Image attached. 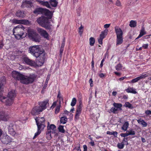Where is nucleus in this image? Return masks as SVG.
<instances>
[{"label":"nucleus","instance_id":"f257e3e1","mask_svg":"<svg viewBox=\"0 0 151 151\" xmlns=\"http://www.w3.org/2000/svg\"><path fill=\"white\" fill-rule=\"evenodd\" d=\"M29 53L37 58V61L35 62L27 56H25L22 58L24 63L30 66L35 67L42 65L45 63V51L38 45L34 46L29 47Z\"/></svg>","mask_w":151,"mask_h":151},{"label":"nucleus","instance_id":"f03ea898","mask_svg":"<svg viewBox=\"0 0 151 151\" xmlns=\"http://www.w3.org/2000/svg\"><path fill=\"white\" fill-rule=\"evenodd\" d=\"M38 23L42 27H44L47 29L50 30L51 29L52 25L48 19L44 16H42L38 18L37 20Z\"/></svg>","mask_w":151,"mask_h":151},{"label":"nucleus","instance_id":"7ed1b4c3","mask_svg":"<svg viewBox=\"0 0 151 151\" xmlns=\"http://www.w3.org/2000/svg\"><path fill=\"white\" fill-rule=\"evenodd\" d=\"M24 27L21 24L14 28L13 30V34L16 38L19 40L24 37L23 35L24 33Z\"/></svg>","mask_w":151,"mask_h":151},{"label":"nucleus","instance_id":"20e7f679","mask_svg":"<svg viewBox=\"0 0 151 151\" xmlns=\"http://www.w3.org/2000/svg\"><path fill=\"white\" fill-rule=\"evenodd\" d=\"M27 34L28 37L33 41L37 42H39L40 41L41 37L35 30L29 29Z\"/></svg>","mask_w":151,"mask_h":151},{"label":"nucleus","instance_id":"39448f33","mask_svg":"<svg viewBox=\"0 0 151 151\" xmlns=\"http://www.w3.org/2000/svg\"><path fill=\"white\" fill-rule=\"evenodd\" d=\"M115 32L116 35V45L121 44L123 42V32L121 29L119 27H115Z\"/></svg>","mask_w":151,"mask_h":151},{"label":"nucleus","instance_id":"423d86ee","mask_svg":"<svg viewBox=\"0 0 151 151\" xmlns=\"http://www.w3.org/2000/svg\"><path fill=\"white\" fill-rule=\"evenodd\" d=\"M36 76L34 74L30 75L29 76L24 75V78L22 79L21 83L27 85L32 83L34 81Z\"/></svg>","mask_w":151,"mask_h":151},{"label":"nucleus","instance_id":"0eeeda50","mask_svg":"<svg viewBox=\"0 0 151 151\" xmlns=\"http://www.w3.org/2000/svg\"><path fill=\"white\" fill-rule=\"evenodd\" d=\"M79 105H78L76 109V114L75 115V120H77L79 118V116L81 113L83 106L82 102L81 101H79Z\"/></svg>","mask_w":151,"mask_h":151},{"label":"nucleus","instance_id":"6e6552de","mask_svg":"<svg viewBox=\"0 0 151 151\" xmlns=\"http://www.w3.org/2000/svg\"><path fill=\"white\" fill-rule=\"evenodd\" d=\"M37 127L38 126L40 128L44 129L45 127V119L44 118L41 117L40 118H37L35 119Z\"/></svg>","mask_w":151,"mask_h":151},{"label":"nucleus","instance_id":"1a4fd4ad","mask_svg":"<svg viewBox=\"0 0 151 151\" xmlns=\"http://www.w3.org/2000/svg\"><path fill=\"white\" fill-rule=\"evenodd\" d=\"M37 31L42 36L47 40L49 39V34L45 30L42 28H38Z\"/></svg>","mask_w":151,"mask_h":151},{"label":"nucleus","instance_id":"9d476101","mask_svg":"<svg viewBox=\"0 0 151 151\" xmlns=\"http://www.w3.org/2000/svg\"><path fill=\"white\" fill-rule=\"evenodd\" d=\"M49 100H46L38 103L39 106H38L42 111L47 108V105L49 104Z\"/></svg>","mask_w":151,"mask_h":151},{"label":"nucleus","instance_id":"9b49d317","mask_svg":"<svg viewBox=\"0 0 151 151\" xmlns=\"http://www.w3.org/2000/svg\"><path fill=\"white\" fill-rule=\"evenodd\" d=\"M15 127V125L12 123L10 124L8 127L9 133L13 136H14L16 134V132L14 129Z\"/></svg>","mask_w":151,"mask_h":151},{"label":"nucleus","instance_id":"f8f14e48","mask_svg":"<svg viewBox=\"0 0 151 151\" xmlns=\"http://www.w3.org/2000/svg\"><path fill=\"white\" fill-rule=\"evenodd\" d=\"M33 6V3L30 1L25 0L23 2L21 7L22 8H30Z\"/></svg>","mask_w":151,"mask_h":151},{"label":"nucleus","instance_id":"ddd939ff","mask_svg":"<svg viewBox=\"0 0 151 151\" xmlns=\"http://www.w3.org/2000/svg\"><path fill=\"white\" fill-rule=\"evenodd\" d=\"M42 111L38 106L34 107L32 109L31 114L32 115H36L39 114Z\"/></svg>","mask_w":151,"mask_h":151},{"label":"nucleus","instance_id":"4468645a","mask_svg":"<svg viewBox=\"0 0 151 151\" xmlns=\"http://www.w3.org/2000/svg\"><path fill=\"white\" fill-rule=\"evenodd\" d=\"M7 113L3 111H0V120L6 121L8 118Z\"/></svg>","mask_w":151,"mask_h":151},{"label":"nucleus","instance_id":"2eb2a0df","mask_svg":"<svg viewBox=\"0 0 151 151\" xmlns=\"http://www.w3.org/2000/svg\"><path fill=\"white\" fill-rule=\"evenodd\" d=\"M42 14H44L45 16L48 17L50 19L52 18V13L50 11L45 8H44Z\"/></svg>","mask_w":151,"mask_h":151},{"label":"nucleus","instance_id":"dca6fc26","mask_svg":"<svg viewBox=\"0 0 151 151\" xmlns=\"http://www.w3.org/2000/svg\"><path fill=\"white\" fill-rule=\"evenodd\" d=\"M6 83V78L4 76H2L0 79V91H2L4 85Z\"/></svg>","mask_w":151,"mask_h":151},{"label":"nucleus","instance_id":"f3484780","mask_svg":"<svg viewBox=\"0 0 151 151\" xmlns=\"http://www.w3.org/2000/svg\"><path fill=\"white\" fill-rule=\"evenodd\" d=\"M43 9V8L41 7L36 8L33 11V13L35 14H42Z\"/></svg>","mask_w":151,"mask_h":151},{"label":"nucleus","instance_id":"a211bd4d","mask_svg":"<svg viewBox=\"0 0 151 151\" xmlns=\"http://www.w3.org/2000/svg\"><path fill=\"white\" fill-rule=\"evenodd\" d=\"M125 91L128 93H131L134 94L137 93V92L136 91V89H134L133 87H129L125 89Z\"/></svg>","mask_w":151,"mask_h":151},{"label":"nucleus","instance_id":"6ab92c4d","mask_svg":"<svg viewBox=\"0 0 151 151\" xmlns=\"http://www.w3.org/2000/svg\"><path fill=\"white\" fill-rule=\"evenodd\" d=\"M16 96V94L14 92V91H10L8 94V98L10 99H12L13 100H14V99Z\"/></svg>","mask_w":151,"mask_h":151},{"label":"nucleus","instance_id":"aec40b11","mask_svg":"<svg viewBox=\"0 0 151 151\" xmlns=\"http://www.w3.org/2000/svg\"><path fill=\"white\" fill-rule=\"evenodd\" d=\"M108 32V29H106L103 31L101 32V34L100 35L99 37L104 39L107 35Z\"/></svg>","mask_w":151,"mask_h":151},{"label":"nucleus","instance_id":"412c9836","mask_svg":"<svg viewBox=\"0 0 151 151\" xmlns=\"http://www.w3.org/2000/svg\"><path fill=\"white\" fill-rule=\"evenodd\" d=\"M39 3L40 4L43 6H45L48 8L50 9L51 8L49 3L47 1H44L40 0Z\"/></svg>","mask_w":151,"mask_h":151},{"label":"nucleus","instance_id":"4be33fe9","mask_svg":"<svg viewBox=\"0 0 151 151\" xmlns=\"http://www.w3.org/2000/svg\"><path fill=\"white\" fill-rule=\"evenodd\" d=\"M129 126V123L127 121L125 122L122 127L121 129L124 131H127Z\"/></svg>","mask_w":151,"mask_h":151},{"label":"nucleus","instance_id":"5701e85b","mask_svg":"<svg viewBox=\"0 0 151 151\" xmlns=\"http://www.w3.org/2000/svg\"><path fill=\"white\" fill-rule=\"evenodd\" d=\"M13 101L14 100L12 99L8 98L5 101V104L6 106H10L12 104Z\"/></svg>","mask_w":151,"mask_h":151},{"label":"nucleus","instance_id":"b1692460","mask_svg":"<svg viewBox=\"0 0 151 151\" xmlns=\"http://www.w3.org/2000/svg\"><path fill=\"white\" fill-rule=\"evenodd\" d=\"M56 126L53 124H51L50 126L48 125L47 127V128H48L52 130V133H56V132H55L56 130Z\"/></svg>","mask_w":151,"mask_h":151},{"label":"nucleus","instance_id":"393cba45","mask_svg":"<svg viewBox=\"0 0 151 151\" xmlns=\"http://www.w3.org/2000/svg\"><path fill=\"white\" fill-rule=\"evenodd\" d=\"M146 33V32L145 31L144 28L142 27V29L140 32L139 34V35L138 37L136 38L135 40H137L140 38V37L142 36L143 35H145Z\"/></svg>","mask_w":151,"mask_h":151},{"label":"nucleus","instance_id":"a878e982","mask_svg":"<svg viewBox=\"0 0 151 151\" xmlns=\"http://www.w3.org/2000/svg\"><path fill=\"white\" fill-rule=\"evenodd\" d=\"M16 16L19 17H24V13L23 11L18 10L16 14Z\"/></svg>","mask_w":151,"mask_h":151},{"label":"nucleus","instance_id":"bb28decb","mask_svg":"<svg viewBox=\"0 0 151 151\" xmlns=\"http://www.w3.org/2000/svg\"><path fill=\"white\" fill-rule=\"evenodd\" d=\"M24 75L20 73L19 72H18L17 76H16V78H15V79L18 80H20L21 82V81H22V79L24 78Z\"/></svg>","mask_w":151,"mask_h":151},{"label":"nucleus","instance_id":"cd10ccee","mask_svg":"<svg viewBox=\"0 0 151 151\" xmlns=\"http://www.w3.org/2000/svg\"><path fill=\"white\" fill-rule=\"evenodd\" d=\"M9 137L8 136H6L4 138L2 139L1 140V142L5 144H8L10 141L9 140L8 138Z\"/></svg>","mask_w":151,"mask_h":151},{"label":"nucleus","instance_id":"c85d7f7f","mask_svg":"<svg viewBox=\"0 0 151 151\" xmlns=\"http://www.w3.org/2000/svg\"><path fill=\"white\" fill-rule=\"evenodd\" d=\"M43 129L40 128L38 126V127H37V131L35 133L34 136L33 137V139H34L36 138L38 135H39L41 132V130Z\"/></svg>","mask_w":151,"mask_h":151},{"label":"nucleus","instance_id":"c756f323","mask_svg":"<svg viewBox=\"0 0 151 151\" xmlns=\"http://www.w3.org/2000/svg\"><path fill=\"white\" fill-rule=\"evenodd\" d=\"M51 132L52 133V131H51L50 129L47 128V130L46 132V137L48 139H51L52 138V137H51Z\"/></svg>","mask_w":151,"mask_h":151},{"label":"nucleus","instance_id":"7c9ffc66","mask_svg":"<svg viewBox=\"0 0 151 151\" xmlns=\"http://www.w3.org/2000/svg\"><path fill=\"white\" fill-rule=\"evenodd\" d=\"M72 151H81L80 148V145L79 143H78L75 145L74 148L73 149Z\"/></svg>","mask_w":151,"mask_h":151},{"label":"nucleus","instance_id":"2f4dec72","mask_svg":"<svg viewBox=\"0 0 151 151\" xmlns=\"http://www.w3.org/2000/svg\"><path fill=\"white\" fill-rule=\"evenodd\" d=\"M68 119L65 116L62 117L60 119V122L61 124H65L67 122Z\"/></svg>","mask_w":151,"mask_h":151},{"label":"nucleus","instance_id":"473e14b6","mask_svg":"<svg viewBox=\"0 0 151 151\" xmlns=\"http://www.w3.org/2000/svg\"><path fill=\"white\" fill-rule=\"evenodd\" d=\"M137 121L139 123L141 124L143 127H146L147 125V123L143 120H141L139 119Z\"/></svg>","mask_w":151,"mask_h":151},{"label":"nucleus","instance_id":"72a5a7b5","mask_svg":"<svg viewBox=\"0 0 151 151\" xmlns=\"http://www.w3.org/2000/svg\"><path fill=\"white\" fill-rule=\"evenodd\" d=\"M113 105L115 108L117 109H119L120 110H122V108H121V107L122 106V104L120 103H114L113 104Z\"/></svg>","mask_w":151,"mask_h":151},{"label":"nucleus","instance_id":"f704fd0d","mask_svg":"<svg viewBox=\"0 0 151 151\" xmlns=\"http://www.w3.org/2000/svg\"><path fill=\"white\" fill-rule=\"evenodd\" d=\"M50 3L51 5L53 7H56L58 4V2L56 0H50Z\"/></svg>","mask_w":151,"mask_h":151},{"label":"nucleus","instance_id":"c9c22d12","mask_svg":"<svg viewBox=\"0 0 151 151\" xmlns=\"http://www.w3.org/2000/svg\"><path fill=\"white\" fill-rule=\"evenodd\" d=\"M129 25L132 27H135L137 26V22L135 21L132 20L130 22Z\"/></svg>","mask_w":151,"mask_h":151},{"label":"nucleus","instance_id":"e433bc0d","mask_svg":"<svg viewBox=\"0 0 151 151\" xmlns=\"http://www.w3.org/2000/svg\"><path fill=\"white\" fill-rule=\"evenodd\" d=\"M89 44L91 46L94 45L95 42V40L93 37H91L89 38Z\"/></svg>","mask_w":151,"mask_h":151},{"label":"nucleus","instance_id":"4c0bfd02","mask_svg":"<svg viewBox=\"0 0 151 151\" xmlns=\"http://www.w3.org/2000/svg\"><path fill=\"white\" fill-rule=\"evenodd\" d=\"M106 134H108L113 135L114 136V137H116L117 136L118 133L117 132H112L110 131H107L106 132Z\"/></svg>","mask_w":151,"mask_h":151},{"label":"nucleus","instance_id":"58836bf2","mask_svg":"<svg viewBox=\"0 0 151 151\" xmlns=\"http://www.w3.org/2000/svg\"><path fill=\"white\" fill-rule=\"evenodd\" d=\"M58 129L59 131V132L64 133L65 132V129H64L63 126L62 125H59Z\"/></svg>","mask_w":151,"mask_h":151},{"label":"nucleus","instance_id":"ea45409f","mask_svg":"<svg viewBox=\"0 0 151 151\" xmlns=\"http://www.w3.org/2000/svg\"><path fill=\"white\" fill-rule=\"evenodd\" d=\"M140 80L138 77L132 79L130 81H129L128 82L129 83H134L138 82Z\"/></svg>","mask_w":151,"mask_h":151},{"label":"nucleus","instance_id":"a19ab883","mask_svg":"<svg viewBox=\"0 0 151 151\" xmlns=\"http://www.w3.org/2000/svg\"><path fill=\"white\" fill-rule=\"evenodd\" d=\"M125 106L127 107H128L129 109H132L133 108V106L129 102H126L125 104Z\"/></svg>","mask_w":151,"mask_h":151},{"label":"nucleus","instance_id":"79ce46f5","mask_svg":"<svg viewBox=\"0 0 151 151\" xmlns=\"http://www.w3.org/2000/svg\"><path fill=\"white\" fill-rule=\"evenodd\" d=\"M127 132H128L129 135H134L135 134V132L132 129H129L127 131Z\"/></svg>","mask_w":151,"mask_h":151},{"label":"nucleus","instance_id":"37998d69","mask_svg":"<svg viewBox=\"0 0 151 151\" xmlns=\"http://www.w3.org/2000/svg\"><path fill=\"white\" fill-rule=\"evenodd\" d=\"M77 102V100L76 98H73L72 100V101L71 103V105L72 106H75Z\"/></svg>","mask_w":151,"mask_h":151},{"label":"nucleus","instance_id":"c03bdc74","mask_svg":"<svg viewBox=\"0 0 151 151\" xmlns=\"http://www.w3.org/2000/svg\"><path fill=\"white\" fill-rule=\"evenodd\" d=\"M124 147V144L123 142L121 143H119L117 144V147L119 149H123Z\"/></svg>","mask_w":151,"mask_h":151},{"label":"nucleus","instance_id":"a18cd8bd","mask_svg":"<svg viewBox=\"0 0 151 151\" xmlns=\"http://www.w3.org/2000/svg\"><path fill=\"white\" fill-rule=\"evenodd\" d=\"M18 73V72H17L16 71H13L12 74V77H13L15 79L16 78V76H17Z\"/></svg>","mask_w":151,"mask_h":151},{"label":"nucleus","instance_id":"49530a36","mask_svg":"<svg viewBox=\"0 0 151 151\" xmlns=\"http://www.w3.org/2000/svg\"><path fill=\"white\" fill-rule=\"evenodd\" d=\"M148 76V75L147 74H142L140 76H139L138 78H139V80L141 79H144Z\"/></svg>","mask_w":151,"mask_h":151},{"label":"nucleus","instance_id":"de8ad7c7","mask_svg":"<svg viewBox=\"0 0 151 151\" xmlns=\"http://www.w3.org/2000/svg\"><path fill=\"white\" fill-rule=\"evenodd\" d=\"M122 66L121 64H119L116 66V70H120L122 69Z\"/></svg>","mask_w":151,"mask_h":151},{"label":"nucleus","instance_id":"09e8293b","mask_svg":"<svg viewBox=\"0 0 151 151\" xmlns=\"http://www.w3.org/2000/svg\"><path fill=\"white\" fill-rule=\"evenodd\" d=\"M83 32V27L82 26V25H81V27H79L78 30V33L79 34L81 35Z\"/></svg>","mask_w":151,"mask_h":151},{"label":"nucleus","instance_id":"8fccbe9b","mask_svg":"<svg viewBox=\"0 0 151 151\" xmlns=\"http://www.w3.org/2000/svg\"><path fill=\"white\" fill-rule=\"evenodd\" d=\"M60 106H57L56 107L55 111V114H57L59 112L60 108Z\"/></svg>","mask_w":151,"mask_h":151},{"label":"nucleus","instance_id":"3c124183","mask_svg":"<svg viewBox=\"0 0 151 151\" xmlns=\"http://www.w3.org/2000/svg\"><path fill=\"white\" fill-rule=\"evenodd\" d=\"M115 5L119 7L122 6L121 3L119 0H117L116 2Z\"/></svg>","mask_w":151,"mask_h":151},{"label":"nucleus","instance_id":"603ef678","mask_svg":"<svg viewBox=\"0 0 151 151\" xmlns=\"http://www.w3.org/2000/svg\"><path fill=\"white\" fill-rule=\"evenodd\" d=\"M117 109H116L113 107H111L110 109V111L114 113H115V112L117 111Z\"/></svg>","mask_w":151,"mask_h":151},{"label":"nucleus","instance_id":"864d4df0","mask_svg":"<svg viewBox=\"0 0 151 151\" xmlns=\"http://www.w3.org/2000/svg\"><path fill=\"white\" fill-rule=\"evenodd\" d=\"M145 113L147 116L151 115V111L150 110H147L145 111Z\"/></svg>","mask_w":151,"mask_h":151},{"label":"nucleus","instance_id":"5fc2aeb1","mask_svg":"<svg viewBox=\"0 0 151 151\" xmlns=\"http://www.w3.org/2000/svg\"><path fill=\"white\" fill-rule=\"evenodd\" d=\"M104 39L102 38H101L100 37H99L98 38V42L100 44H101V45H102V43H103V40Z\"/></svg>","mask_w":151,"mask_h":151},{"label":"nucleus","instance_id":"6e6d98bb","mask_svg":"<svg viewBox=\"0 0 151 151\" xmlns=\"http://www.w3.org/2000/svg\"><path fill=\"white\" fill-rule=\"evenodd\" d=\"M28 22V20H21V24H25Z\"/></svg>","mask_w":151,"mask_h":151},{"label":"nucleus","instance_id":"4d7b16f0","mask_svg":"<svg viewBox=\"0 0 151 151\" xmlns=\"http://www.w3.org/2000/svg\"><path fill=\"white\" fill-rule=\"evenodd\" d=\"M121 137H125L129 136L128 132H126L125 133H121L120 134Z\"/></svg>","mask_w":151,"mask_h":151},{"label":"nucleus","instance_id":"13d9d810","mask_svg":"<svg viewBox=\"0 0 151 151\" xmlns=\"http://www.w3.org/2000/svg\"><path fill=\"white\" fill-rule=\"evenodd\" d=\"M13 22L16 24H21V20H18L16 19H14Z\"/></svg>","mask_w":151,"mask_h":151},{"label":"nucleus","instance_id":"bf43d9fd","mask_svg":"<svg viewBox=\"0 0 151 151\" xmlns=\"http://www.w3.org/2000/svg\"><path fill=\"white\" fill-rule=\"evenodd\" d=\"M64 47H60V55L62 56V54H63V51L64 50Z\"/></svg>","mask_w":151,"mask_h":151},{"label":"nucleus","instance_id":"052dcab7","mask_svg":"<svg viewBox=\"0 0 151 151\" xmlns=\"http://www.w3.org/2000/svg\"><path fill=\"white\" fill-rule=\"evenodd\" d=\"M65 45V38H64L62 41L61 47H62L64 48Z\"/></svg>","mask_w":151,"mask_h":151},{"label":"nucleus","instance_id":"680f3d73","mask_svg":"<svg viewBox=\"0 0 151 151\" xmlns=\"http://www.w3.org/2000/svg\"><path fill=\"white\" fill-rule=\"evenodd\" d=\"M57 104V102L55 101L53 102V103L52 104V105L51 107V108L53 109L54 108L56 105Z\"/></svg>","mask_w":151,"mask_h":151},{"label":"nucleus","instance_id":"e2e57ef3","mask_svg":"<svg viewBox=\"0 0 151 151\" xmlns=\"http://www.w3.org/2000/svg\"><path fill=\"white\" fill-rule=\"evenodd\" d=\"M148 46V44H144L142 46V48L145 49H147V48Z\"/></svg>","mask_w":151,"mask_h":151},{"label":"nucleus","instance_id":"0e129e2a","mask_svg":"<svg viewBox=\"0 0 151 151\" xmlns=\"http://www.w3.org/2000/svg\"><path fill=\"white\" fill-rule=\"evenodd\" d=\"M57 97L58 99L60 98H63V97L61 95V93H60V91H59L58 92V94L57 96Z\"/></svg>","mask_w":151,"mask_h":151},{"label":"nucleus","instance_id":"69168bd1","mask_svg":"<svg viewBox=\"0 0 151 151\" xmlns=\"http://www.w3.org/2000/svg\"><path fill=\"white\" fill-rule=\"evenodd\" d=\"M83 151H87V147L86 145H84L83 146Z\"/></svg>","mask_w":151,"mask_h":151},{"label":"nucleus","instance_id":"338daca9","mask_svg":"<svg viewBox=\"0 0 151 151\" xmlns=\"http://www.w3.org/2000/svg\"><path fill=\"white\" fill-rule=\"evenodd\" d=\"M4 46V44L2 41L0 42V50Z\"/></svg>","mask_w":151,"mask_h":151},{"label":"nucleus","instance_id":"774afa93","mask_svg":"<svg viewBox=\"0 0 151 151\" xmlns=\"http://www.w3.org/2000/svg\"><path fill=\"white\" fill-rule=\"evenodd\" d=\"M6 99V97L4 96H2L0 94V101H2V100L3 99Z\"/></svg>","mask_w":151,"mask_h":151}]
</instances>
